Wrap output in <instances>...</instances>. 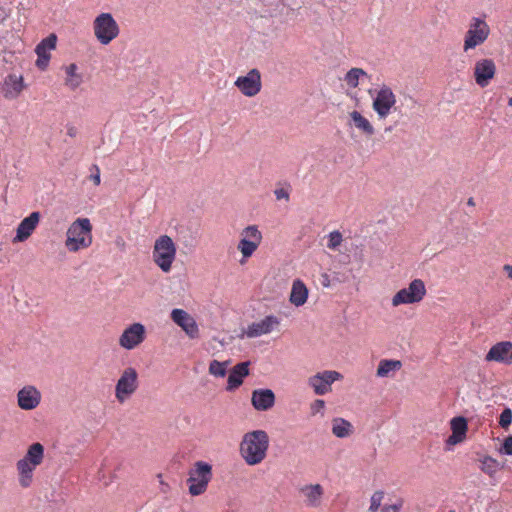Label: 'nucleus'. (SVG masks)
Masks as SVG:
<instances>
[{
  "mask_svg": "<svg viewBox=\"0 0 512 512\" xmlns=\"http://www.w3.org/2000/svg\"><path fill=\"white\" fill-rule=\"evenodd\" d=\"M396 104V95L392 89L383 84L373 99L372 108L379 119H386Z\"/></svg>",
  "mask_w": 512,
  "mask_h": 512,
  "instance_id": "10",
  "label": "nucleus"
},
{
  "mask_svg": "<svg viewBox=\"0 0 512 512\" xmlns=\"http://www.w3.org/2000/svg\"><path fill=\"white\" fill-rule=\"evenodd\" d=\"M37 466L32 465L29 461L24 458L20 459L16 463V468L19 475V484L23 488H28L33 481V472Z\"/></svg>",
  "mask_w": 512,
  "mask_h": 512,
  "instance_id": "24",
  "label": "nucleus"
},
{
  "mask_svg": "<svg viewBox=\"0 0 512 512\" xmlns=\"http://www.w3.org/2000/svg\"><path fill=\"white\" fill-rule=\"evenodd\" d=\"M90 171V179L94 182L96 186H98L101 182L99 167L96 164H93L90 168Z\"/></svg>",
  "mask_w": 512,
  "mask_h": 512,
  "instance_id": "41",
  "label": "nucleus"
},
{
  "mask_svg": "<svg viewBox=\"0 0 512 512\" xmlns=\"http://www.w3.org/2000/svg\"><path fill=\"white\" fill-rule=\"evenodd\" d=\"M146 337L145 326L141 323L129 325L119 338V345L127 350H132L140 345Z\"/></svg>",
  "mask_w": 512,
  "mask_h": 512,
  "instance_id": "13",
  "label": "nucleus"
},
{
  "mask_svg": "<svg viewBox=\"0 0 512 512\" xmlns=\"http://www.w3.org/2000/svg\"><path fill=\"white\" fill-rule=\"evenodd\" d=\"M40 219L39 212H32L28 217L24 218L17 227V233L14 242H23L30 237L35 230Z\"/></svg>",
  "mask_w": 512,
  "mask_h": 512,
  "instance_id": "21",
  "label": "nucleus"
},
{
  "mask_svg": "<svg viewBox=\"0 0 512 512\" xmlns=\"http://www.w3.org/2000/svg\"><path fill=\"white\" fill-rule=\"evenodd\" d=\"M57 37L55 34H51L45 39H43L37 46L45 47L48 51L49 49H54L56 46Z\"/></svg>",
  "mask_w": 512,
  "mask_h": 512,
  "instance_id": "39",
  "label": "nucleus"
},
{
  "mask_svg": "<svg viewBox=\"0 0 512 512\" xmlns=\"http://www.w3.org/2000/svg\"><path fill=\"white\" fill-rule=\"evenodd\" d=\"M238 249L244 258H249L256 251L262 240V234L256 225H250L242 231Z\"/></svg>",
  "mask_w": 512,
  "mask_h": 512,
  "instance_id": "12",
  "label": "nucleus"
},
{
  "mask_svg": "<svg viewBox=\"0 0 512 512\" xmlns=\"http://www.w3.org/2000/svg\"><path fill=\"white\" fill-rule=\"evenodd\" d=\"M496 65L493 59L484 58L476 61L473 69V76L476 84L481 87H487L495 77Z\"/></svg>",
  "mask_w": 512,
  "mask_h": 512,
  "instance_id": "14",
  "label": "nucleus"
},
{
  "mask_svg": "<svg viewBox=\"0 0 512 512\" xmlns=\"http://www.w3.org/2000/svg\"><path fill=\"white\" fill-rule=\"evenodd\" d=\"M23 458L32 465H40L44 459V446L39 442L31 444Z\"/></svg>",
  "mask_w": 512,
  "mask_h": 512,
  "instance_id": "29",
  "label": "nucleus"
},
{
  "mask_svg": "<svg viewBox=\"0 0 512 512\" xmlns=\"http://www.w3.org/2000/svg\"><path fill=\"white\" fill-rule=\"evenodd\" d=\"M234 85L246 97H254L262 88L261 74L258 69H251L245 76H239Z\"/></svg>",
  "mask_w": 512,
  "mask_h": 512,
  "instance_id": "11",
  "label": "nucleus"
},
{
  "mask_svg": "<svg viewBox=\"0 0 512 512\" xmlns=\"http://www.w3.org/2000/svg\"><path fill=\"white\" fill-rule=\"evenodd\" d=\"M452 434L447 439V444L456 445L466 438L468 429L467 420L463 416L454 417L451 422Z\"/></svg>",
  "mask_w": 512,
  "mask_h": 512,
  "instance_id": "23",
  "label": "nucleus"
},
{
  "mask_svg": "<svg viewBox=\"0 0 512 512\" xmlns=\"http://www.w3.org/2000/svg\"><path fill=\"white\" fill-rule=\"evenodd\" d=\"M269 443V435L265 430L247 432L240 442V455L248 465H257L266 458Z\"/></svg>",
  "mask_w": 512,
  "mask_h": 512,
  "instance_id": "1",
  "label": "nucleus"
},
{
  "mask_svg": "<svg viewBox=\"0 0 512 512\" xmlns=\"http://www.w3.org/2000/svg\"><path fill=\"white\" fill-rule=\"evenodd\" d=\"M92 225L88 218H78L67 230V239L65 245L71 252H76L81 248H87L92 243L91 237Z\"/></svg>",
  "mask_w": 512,
  "mask_h": 512,
  "instance_id": "2",
  "label": "nucleus"
},
{
  "mask_svg": "<svg viewBox=\"0 0 512 512\" xmlns=\"http://www.w3.org/2000/svg\"><path fill=\"white\" fill-rule=\"evenodd\" d=\"M325 407V401L322 400V399H316L314 400V402L311 404V413L313 415L321 412Z\"/></svg>",
  "mask_w": 512,
  "mask_h": 512,
  "instance_id": "42",
  "label": "nucleus"
},
{
  "mask_svg": "<svg viewBox=\"0 0 512 512\" xmlns=\"http://www.w3.org/2000/svg\"><path fill=\"white\" fill-rule=\"evenodd\" d=\"M35 52L37 54L36 66L40 70H45L49 64L50 53L42 46H36Z\"/></svg>",
  "mask_w": 512,
  "mask_h": 512,
  "instance_id": "34",
  "label": "nucleus"
},
{
  "mask_svg": "<svg viewBox=\"0 0 512 512\" xmlns=\"http://www.w3.org/2000/svg\"><path fill=\"white\" fill-rule=\"evenodd\" d=\"M508 104H509V106H512V97L509 98Z\"/></svg>",
  "mask_w": 512,
  "mask_h": 512,
  "instance_id": "49",
  "label": "nucleus"
},
{
  "mask_svg": "<svg viewBox=\"0 0 512 512\" xmlns=\"http://www.w3.org/2000/svg\"><path fill=\"white\" fill-rule=\"evenodd\" d=\"M176 257V246L172 238L162 235L156 239L153 249V260L163 272H169Z\"/></svg>",
  "mask_w": 512,
  "mask_h": 512,
  "instance_id": "4",
  "label": "nucleus"
},
{
  "mask_svg": "<svg viewBox=\"0 0 512 512\" xmlns=\"http://www.w3.org/2000/svg\"><path fill=\"white\" fill-rule=\"evenodd\" d=\"M18 405L23 410L36 408L41 401V394L34 386H25L17 393Z\"/></svg>",
  "mask_w": 512,
  "mask_h": 512,
  "instance_id": "19",
  "label": "nucleus"
},
{
  "mask_svg": "<svg viewBox=\"0 0 512 512\" xmlns=\"http://www.w3.org/2000/svg\"><path fill=\"white\" fill-rule=\"evenodd\" d=\"M212 477V465L204 461H196L188 472L189 493L192 496L204 494Z\"/></svg>",
  "mask_w": 512,
  "mask_h": 512,
  "instance_id": "3",
  "label": "nucleus"
},
{
  "mask_svg": "<svg viewBox=\"0 0 512 512\" xmlns=\"http://www.w3.org/2000/svg\"><path fill=\"white\" fill-rule=\"evenodd\" d=\"M401 506H402L401 502L398 504L385 505L382 508V512H399Z\"/></svg>",
  "mask_w": 512,
  "mask_h": 512,
  "instance_id": "44",
  "label": "nucleus"
},
{
  "mask_svg": "<svg viewBox=\"0 0 512 512\" xmlns=\"http://www.w3.org/2000/svg\"><path fill=\"white\" fill-rule=\"evenodd\" d=\"M249 365V361L240 362L231 369L226 387L228 391H233L242 385L243 379L249 375Z\"/></svg>",
  "mask_w": 512,
  "mask_h": 512,
  "instance_id": "22",
  "label": "nucleus"
},
{
  "mask_svg": "<svg viewBox=\"0 0 512 512\" xmlns=\"http://www.w3.org/2000/svg\"><path fill=\"white\" fill-rule=\"evenodd\" d=\"M274 195L277 200L285 199L286 201L289 200L290 194L289 191L284 188H278L274 191Z\"/></svg>",
  "mask_w": 512,
  "mask_h": 512,
  "instance_id": "43",
  "label": "nucleus"
},
{
  "mask_svg": "<svg viewBox=\"0 0 512 512\" xmlns=\"http://www.w3.org/2000/svg\"><path fill=\"white\" fill-rule=\"evenodd\" d=\"M480 463L481 471L490 477H493L502 468L500 463L491 456H484L482 459H480Z\"/></svg>",
  "mask_w": 512,
  "mask_h": 512,
  "instance_id": "32",
  "label": "nucleus"
},
{
  "mask_svg": "<svg viewBox=\"0 0 512 512\" xmlns=\"http://www.w3.org/2000/svg\"><path fill=\"white\" fill-rule=\"evenodd\" d=\"M307 298L308 289L306 285L300 279L294 280L289 298L290 302L299 307L305 304Z\"/></svg>",
  "mask_w": 512,
  "mask_h": 512,
  "instance_id": "25",
  "label": "nucleus"
},
{
  "mask_svg": "<svg viewBox=\"0 0 512 512\" xmlns=\"http://www.w3.org/2000/svg\"><path fill=\"white\" fill-rule=\"evenodd\" d=\"M306 498V504L310 507H317L323 495V488L320 484L307 485L301 489Z\"/></svg>",
  "mask_w": 512,
  "mask_h": 512,
  "instance_id": "26",
  "label": "nucleus"
},
{
  "mask_svg": "<svg viewBox=\"0 0 512 512\" xmlns=\"http://www.w3.org/2000/svg\"><path fill=\"white\" fill-rule=\"evenodd\" d=\"M78 134V129L73 126V125H69L67 126V135L70 136V137H76Z\"/></svg>",
  "mask_w": 512,
  "mask_h": 512,
  "instance_id": "45",
  "label": "nucleus"
},
{
  "mask_svg": "<svg viewBox=\"0 0 512 512\" xmlns=\"http://www.w3.org/2000/svg\"><path fill=\"white\" fill-rule=\"evenodd\" d=\"M227 362L212 360L209 364V373L216 377H224L227 372Z\"/></svg>",
  "mask_w": 512,
  "mask_h": 512,
  "instance_id": "35",
  "label": "nucleus"
},
{
  "mask_svg": "<svg viewBox=\"0 0 512 512\" xmlns=\"http://www.w3.org/2000/svg\"><path fill=\"white\" fill-rule=\"evenodd\" d=\"M450 512H454V511H450Z\"/></svg>",
  "mask_w": 512,
  "mask_h": 512,
  "instance_id": "50",
  "label": "nucleus"
},
{
  "mask_svg": "<svg viewBox=\"0 0 512 512\" xmlns=\"http://www.w3.org/2000/svg\"><path fill=\"white\" fill-rule=\"evenodd\" d=\"M500 452L512 456V435L507 436L501 446Z\"/></svg>",
  "mask_w": 512,
  "mask_h": 512,
  "instance_id": "40",
  "label": "nucleus"
},
{
  "mask_svg": "<svg viewBox=\"0 0 512 512\" xmlns=\"http://www.w3.org/2000/svg\"><path fill=\"white\" fill-rule=\"evenodd\" d=\"M467 204H468L469 206H474V205H475L474 199H473L472 197H470V198L468 199V201H467Z\"/></svg>",
  "mask_w": 512,
  "mask_h": 512,
  "instance_id": "48",
  "label": "nucleus"
},
{
  "mask_svg": "<svg viewBox=\"0 0 512 512\" xmlns=\"http://www.w3.org/2000/svg\"><path fill=\"white\" fill-rule=\"evenodd\" d=\"M343 241V236L340 231L335 230L328 234L327 247L331 250H337Z\"/></svg>",
  "mask_w": 512,
  "mask_h": 512,
  "instance_id": "36",
  "label": "nucleus"
},
{
  "mask_svg": "<svg viewBox=\"0 0 512 512\" xmlns=\"http://www.w3.org/2000/svg\"><path fill=\"white\" fill-rule=\"evenodd\" d=\"M25 87L26 85L24 83L23 76H17L16 74H8L4 78L0 90L4 98L13 100L18 98V96L25 89Z\"/></svg>",
  "mask_w": 512,
  "mask_h": 512,
  "instance_id": "18",
  "label": "nucleus"
},
{
  "mask_svg": "<svg viewBox=\"0 0 512 512\" xmlns=\"http://www.w3.org/2000/svg\"><path fill=\"white\" fill-rule=\"evenodd\" d=\"M426 287L421 279H414L407 288L400 289L392 298L391 304L397 307L403 304H415L423 300Z\"/></svg>",
  "mask_w": 512,
  "mask_h": 512,
  "instance_id": "7",
  "label": "nucleus"
},
{
  "mask_svg": "<svg viewBox=\"0 0 512 512\" xmlns=\"http://www.w3.org/2000/svg\"><path fill=\"white\" fill-rule=\"evenodd\" d=\"M280 319L274 315H268L259 322H253L248 325L244 334L249 338H256L270 333L275 327L279 326Z\"/></svg>",
  "mask_w": 512,
  "mask_h": 512,
  "instance_id": "16",
  "label": "nucleus"
},
{
  "mask_svg": "<svg viewBox=\"0 0 512 512\" xmlns=\"http://www.w3.org/2000/svg\"><path fill=\"white\" fill-rule=\"evenodd\" d=\"M489 35L490 27L486 21L479 17H473L464 37V52L483 44L488 39Z\"/></svg>",
  "mask_w": 512,
  "mask_h": 512,
  "instance_id": "6",
  "label": "nucleus"
},
{
  "mask_svg": "<svg viewBox=\"0 0 512 512\" xmlns=\"http://www.w3.org/2000/svg\"><path fill=\"white\" fill-rule=\"evenodd\" d=\"M93 31L102 45H108L118 37L120 28L111 13L103 12L94 19Z\"/></svg>",
  "mask_w": 512,
  "mask_h": 512,
  "instance_id": "5",
  "label": "nucleus"
},
{
  "mask_svg": "<svg viewBox=\"0 0 512 512\" xmlns=\"http://www.w3.org/2000/svg\"><path fill=\"white\" fill-rule=\"evenodd\" d=\"M512 422V410L510 408H505L499 417V425L506 429L510 426Z\"/></svg>",
  "mask_w": 512,
  "mask_h": 512,
  "instance_id": "37",
  "label": "nucleus"
},
{
  "mask_svg": "<svg viewBox=\"0 0 512 512\" xmlns=\"http://www.w3.org/2000/svg\"><path fill=\"white\" fill-rule=\"evenodd\" d=\"M172 321L180 326L185 333L191 338L199 337V328L195 319L183 309H173L171 312Z\"/></svg>",
  "mask_w": 512,
  "mask_h": 512,
  "instance_id": "15",
  "label": "nucleus"
},
{
  "mask_svg": "<svg viewBox=\"0 0 512 512\" xmlns=\"http://www.w3.org/2000/svg\"><path fill=\"white\" fill-rule=\"evenodd\" d=\"M332 433L338 438H346L353 433V425L344 418L336 417L332 420Z\"/></svg>",
  "mask_w": 512,
  "mask_h": 512,
  "instance_id": "27",
  "label": "nucleus"
},
{
  "mask_svg": "<svg viewBox=\"0 0 512 512\" xmlns=\"http://www.w3.org/2000/svg\"><path fill=\"white\" fill-rule=\"evenodd\" d=\"M384 498V492L382 491H376L372 496H371V504H370V511L372 512H376L379 507L381 506V502Z\"/></svg>",
  "mask_w": 512,
  "mask_h": 512,
  "instance_id": "38",
  "label": "nucleus"
},
{
  "mask_svg": "<svg viewBox=\"0 0 512 512\" xmlns=\"http://www.w3.org/2000/svg\"><path fill=\"white\" fill-rule=\"evenodd\" d=\"M251 403L258 411H267L275 404V394L271 389H256L252 392Z\"/></svg>",
  "mask_w": 512,
  "mask_h": 512,
  "instance_id": "20",
  "label": "nucleus"
},
{
  "mask_svg": "<svg viewBox=\"0 0 512 512\" xmlns=\"http://www.w3.org/2000/svg\"><path fill=\"white\" fill-rule=\"evenodd\" d=\"M343 379V375L334 370H324L308 378V385L318 396L325 395L332 391V384Z\"/></svg>",
  "mask_w": 512,
  "mask_h": 512,
  "instance_id": "9",
  "label": "nucleus"
},
{
  "mask_svg": "<svg viewBox=\"0 0 512 512\" xmlns=\"http://www.w3.org/2000/svg\"><path fill=\"white\" fill-rule=\"evenodd\" d=\"M77 69L78 67L75 63H71L70 65L65 67V72L67 74L65 84L71 90L77 89L82 83V76L76 73Z\"/></svg>",
  "mask_w": 512,
  "mask_h": 512,
  "instance_id": "31",
  "label": "nucleus"
},
{
  "mask_svg": "<svg viewBox=\"0 0 512 512\" xmlns=\"http://www.w3.org/2000/svg\"><path fill=\"white\" fill-rule=\"evenodd\" d=\"M350 117L354 123V126L362 131L363 134L369 137L374 135L375 129L373 125L360 112L354 110L350 113Z\"/></svg>",
  "mask_w": 512,
  "mask_h": 512,
  "instance_id": "28",
  "label": "nucleus"
},
{
  "mask_svg": "<svg viewBox=\"0 0 512 512\" xmlns=\"http://www.w3.org/2000/svg\"><path fill=\"white\" fill-rule=\"evenodd\" d=\"M138 388V373L135 368H126L115 386V397L124 403Z\"/></svg>",
  "mask_w": 512,
  "mask_h": 512,
  "instance_id": "8",
  "label": "nucleus"
},
{
  "mask_svg": "<svg viewBox=\"0 0 512 512\" xmlns=\"http://www.w3.org/2000/svg\"><path fill=\"white\" fill-rule=\"evenodd\" d=\"M486 361H496L506 365L512 364V342L501 341L493 345L485 357Z\"/></svg>",
  "mask_w": 512,
  "mask_h": 512,
  "instance_id": "17",
  "label": "nucleus"
},
{
  "mask_svg": "<svg viewBox=\"0 0 512 512\" xmlns=\"http://www.w3.org/2000/svg\"><path fill=\"white\" fill-rule=\"evenodd\" d=\"M504 270L507 272L508 277L512 280V266L511 265H505Z\"/></svg>",
  "mask_w": 512,
  "mask_h": 512,
  "instance_id": "46",
  "label": "nucleus"
},
{
  "mask_svg": "<svg viewBox=\"0 0 512 512\" xmlns=\"http://www.w3.org/2000/svg\"><path fill=\"white\" fill-rule=\"evenodd\" d=\"M361 76L367 77V73L362 68H351L345 75L344 80L351 88H356L359 85Z\"/></svg>",
  "mask_w": 512,
  "mask_h": 512,
  "instance_id": "33",
  "label": "nucleus"
},
{
  "mask_svg": "<svg viewBox=\"0 0 512 512\" xmlns=\"http://www.w3.org/2000/svg\"><path fill=\"white\" fill-rule=\"evenodd\" d=\"M402 367L400 360L383 359L379 362L376 375L378 377H389L391 372H395Z\"/></svg>",
  "mask_w": 512,
  "mask_h": 512,
  "instance_id": "30",
  "label": "nucleus"
},
{
  "mask_svg": "<svg viewBox=\"0 0 512 512\" xmlns=\"http://www.w3.org/2000/svg\"><path fill=\"white\" fill-rule=\"evenodd\" d=\"M160 484L162 486V488H161L162 492L166 493L169 489V485L164 483L163 481H160Z\"/></svg>",
  "mask_w": 512,
  "mask_h": 512,
  "instance_id": "47",
  "label": "nucleus"
}]
</instances>
